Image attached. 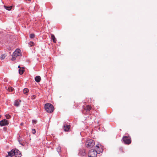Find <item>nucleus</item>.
Returning a JSON list of instances; mask_svg holds the SVG:
<instances>
[{
    "instance_id": "nucleus-20",
    "label": "nucleus",
    "mask_w": 157,
    "mask_h": 157,
    "mask_svg": "<svg viewBox=\"0 0 157 157\" xmlns=\"http://www.w3.org/2000/svg\"><path fill=\"white\" fill-rule=\"evenodd\" d=\"M6 55L5 54L2 55L1 57V59H4L6 58Z\"/></svg>"
},
{
    "instance_id": "nucleus-22",
    "label": "nucleus",
    "mask_w": 157,
    "mask_h": 157,
    "mask_svg": "<svg viewBox=\"0 0 157 157\" xmlns=\"http://www.w3.org/2000/svg\"><path fill=\"white\" fill-rule=\"evenodd\" d=\"M35 36V35L34 34H31L30 35V38H33Z\"/></svg>"
},
{
    "instance_id": "nucleus-17",
    "label": "nucleus",
    "mask_w": 157,
    "mask_h": 157,
    "mask_svg": "<svg viewBox=\"0 0 157 157\" xmlns=\"http://www.w3.org/2000/svg\"><path fill=\"white\" fill-rule=\"evenodd\" d=\"M29 90L27 88H25L23 90V92L24 94H26L27 93L29 92Z\"/></svg>"
},
{
    "instance_id": "nucleus-21",
    "label": "nucleus",
    "mask_w": 157,
    "mask_h": 157,
    "mask_svg": "<svg viewBox=\"0 0 157 157\" xmlns=\"http://www.w3.org/2000/svg\"><path fill=\"white\" fill-rule=\"evenodd\" d=\"M57 151L58 153L61 152V147L60 146H58L56 148Z\"/></svg>"
},
{
    "instance_id": "nucleus-14",
    "label": "nucleus",
    "mask_w": 157,
    "mask_h": 157,
    "mask_svg": "<svg viewBox=\"0 0 157 157\" xmlns=\"http://www.w3.org/2000/svg\"><path fill=\"white\" fill-rule=\"evenodd\" d=\"M91 109V107L90 106L87 105L85 108V109L86 110L87 112H89Z\"/></svg>"
},
{
    "instance_id": "nucleus-16",
    "label": "nucleus",
    "mask_w": 157,
    "mask_h": 157,
    "mask_svg": "<svg viewBox=\"0 0 157 157\" xmlns=\"http://www.w3.org/2000/svg\"><path fill=\"white\" fill-rule=\"evenodd\" d=\"M4 7L5 9L8 10H10L12 7V6H4Z\"/></svg>"
},
{
    "instance_id": "nucleus-8",
    "label": "nucleus",
    "mask_w": 157,
    "mask_h": 157,
    "mask_svg": "<svg viewBox=\"0 0 157 157\" xmlns=\"http://www.w3.org/2000/svg\"><path fill=\"white\" fill-rule=\"evenodd\" d=\"M70 125L69 124H65L63 126V128L64 131L68 132L70 128Z\"/></svg>"
},
{
    "instance_id": "nucleus-26",
    "label": "nucleus",
    "mask_w": 157,
    "mask_h": 157,
    "mask_svg": "<svg viewBox=\"0 0 157 157\" xmlns=\"http://www.w3.org/2000/svg\"><path fill=\"white\" fill-rule=\"evenodd\" d=\"M99 144H98V145H97L95 147V149H97L98 151V149L99 148Z\"/></svg>"
},
{
    "instance_id": "nucleus-24",
    "label": "nucleus",
    "mask_w": 157,
    "mask_h": 157,
    "mask_svg": "<svg viewBox=\"0 0 157 157\" xmlns=\"http://www.w3.org/2000/svg\"><path fill=\"white\" fill-rule=\"evenodd\" d=\"M36 130L35 129H32V133L33 134H34L36 133Z\"/></svg>"
},
{
    "instance_id": "nucleus-3",
    "label": "nucleus",
    "mask_w": 157,
    "mask_h": 157,
    "mask_svg": "<svg viewBox=\"0 0 157 157\" xmlns=\"http://www.w3.org/2000/svg\"><path fill=\"white\" fill-rule=\"evenodd\" d=\"M97 155V151L95 149H91L89 151L88 156L89 157H96Z\"/></svg>"
},
{
    "instance_id": "nucleus-23",
    "label": "nucleus",
    "mask_w": 157,
    "mask_h": 157,
    "mask_svg": "<svg viewBox=\"0 0 157 157\" xmlns=\"http://www.w3.org/2000/svg\"><path fill=\"white\" fill-rule=\"evenodd\" d=\"M5 116L7 119H9L11 117L10 116L9 114H6Z\"/></svg>"
},
{
    "instance_id": "nucleus-19",
    "label": "nucleus",
    "mask_w": 157,
    "mask_h": 157,
    "mask_svg": "<svg viewBox=\"0 0 157 157\" xmlns=\"http://www.w3.org/2000/svg\"><path fill=\"white\" fill-rule=\"evenodd\" d=\"M34 45V43L33 42H30L29 43V46L30 47H32Z\"/></svg>"
},
{
    "instance_id": "nucleus-4",
    "label": "nucleus",
    "mask_w": 157,
    "mask_h": 157,
    "mask_svg": "<svg viewBox=\"0 0 157 157\" xmlns=\"http://www.w3.org/2000/svg\"><path fill=\"white\" fill-rule=\"evenodd\" d=\"M21 55V50L19 49L16 50L13 53V55H12V59H15L17 56Z\"/></svg>"
},
{
    "instance_id": "nucleus-11",
    "label": "nucleus",
    "mask_w": 157,
    "mask_h": 157,
    "mask_svg": "<svg viewBox=\"0 0 157 157\" xmlns=\"http://www.w3.org/2000/svg\"><path fill=\"white\" fill-rule=\"evenodd\" d=\"M35 80L37 82H39L41 80V78L39 76H37L35 77Z\"/></svg>"
},
{
    "instance_id": "nucleus-28",
    "label": "nucleus",
    "mask_w": 157,
    "mask_h": 157,
    "mask_svg": "<svg viewBox=\"0 0 157 157\" xmlns=\"http://www.w3.org/2000/svg\"><path fill=\"white\" fill-rule=\"evenodd\" d=\"M99 150L100 151H99V152H102L103 151V150L102 149H101V150Z\"/></svg>"
},
{
    "instance_id": "nucleus-5",
    "label": "nucleus",
    "mask_w": 157,
    "mask_h": 157,
    "mask_svg": "<svg viewBox=\"0 0 157 157\" xmlns=\"http://www.w3.org/2000/svg\"><path fill=\"white\" fill-rule=\"evenodd\" d=\"M122 142L125 144H129L131 143L130 138L127 136H124L122 139Z\"/></svg>"
},
{
    "instance_id": "nucleus-12",
    "label": "nucleus",
    "mask_w": 157,
    "mask_h": 157,
    "mask_svg": "<svg viewBox=\"0 0 157 157\" xmlns=\"http://www.w3.org/2000/svg\"><path fill=\"white\" fill-rule=\"evenodd\" d=\"M25 68L22 67L19 70V72L20 75H22L24 71Z\"/></svg>"
},
{
    "instance_id": "nucleus-9",
    "label": "nucleus",
    "mask_w": 157,
    "mask_h": 157,
    "mask_svg": "<svg viewBox=\"0 0 157 157\" xmlns=\"http://www.w3.org/2000/svg\"><path fill=\"white\" fill-rule=\"evenodd\" d=\"M86 153L85 150L83 149H80L79 150L78 155L81 156H83L86 155Z\"/></svg>"
},
{
    "instance_id": "nucleus-31",
    "label": "nucleus",
    "mask_w": 157,
    "mask_h": 157,
    "mask_svg": "<svg viewBox=\"0 0 157 157\" xmlns=\"http://www.w3.org/2000/svg\"><path fill=\"white\" fill-rule=\"evenodd\" d=\"M4 130L6 129V128H5V127H4Z\"/></svg>"
},
{
    "instance_id": "nucleus-15",
    "label": "nucleus",
    "mask_w": 157,
    "mask_h": 157,
    "mask_svg": "<svg viewBox=\"0 0 157 157\" xmlns=\"http://www.w3.org/2000/svg\"><path fill=\"white\" fill-rule=\"evenodd\" d=\"M51 39L52 40H53V42L54 43H56V38H55L54 35L53 34H51Z\"/></svg>"
},
{
    "instance_id": "nucleus-10",
    "label": "nucleus",
    "mask_w": 157,
    "mask_h": 157,
    "mask_svg": "<svg viewBox=\"0 0 157 157\" xmlns=\"http://www.w3.org/2000/svg\"><path fill=\"white\" fill-rule=\"evenodd\" d=\"M8 154L9 156L11 157L14 156V149H13L10 151L8 152Z\"/></svg>"
},
{
    "instance_id": "nucleus-6",
    "label": "nucleus",
    "mask_w": 157,
    "mask_h": 157,
    "mask_svg": "<svg viewBox=\"0 0 157 157\" xmlns=\"http://www.w3.org/2000/svg\"><path fill=\"white\" fill-rule=\"evenodd\" d=\"M8 121L5 119H4L0 121V125L1 126L8 125Z\"/></svg>"
},
{
    "instance_id": "nucleus-29",
    "label": "nucleus",
    "mask_w": 157,
    "mask_h": 157,
    "mask_svg": "<svg viewBox=\"0 0 157 157\" xmlns=\"http://www.w3.org/2000/svg\"><path fill=\"white\" fill-rule=\"evenodd\" d=\"M20 125L21 126L23 125V123H21L20 124Z\"/></svg>"
},
{
    "instance_id": "nucleus-25",
    "label": "nucleus",
    "mask_w": 157,
    "mask_h": 157,
    "mask_svg": "<svg viewBox=\"0 0 157 157\" xmlns=\"http://www.w3.org/2000/svg\"><path fill=\"white\" fill-rule=\"evenodd\" d=\"M32 122L33 123V124H35L36 123L37 121L36 120H33L32 121Z\"/></svg>"
},
{
    "instance_id": "nucleus-2",
    "label": "nucleus",
    "mask_w": 157,
    "mask_h": 157,
    "mask_svg": "<svg viewBox=\"0 0 157 157\" xmlns=\"http://www.w3.org/2000/svg\"><path fill=\"white\" fill-rule=\"evenodd\" d=\"M94 144V141L92 139L87 140L85 144L86 147L89 148L93 147Z\"/></svg>"
},
{
    "instance_id": "nucleus-18",
    "label": "nucleus",
    "mask_w": 157,
    "mask_h": 157,
    "mask_svg": "<svg viewBox=\"0 0 157 157\" xmlns=\"http://www.w3.org/2000/svg\"><path fill=\"white\" fill-rule=\"evenodd\" d=\"M8 90L9 91L12 92L13 91L14 88L10 86L8 87Z\"/></svg>"
},
{
    "instance_id": "nucleus-7",
    "label": "nucleus",
    "mask_w": 157,
    "mask_h": 157,
    "mask_svg": "<svg viewBox=\"0 0 157 157\" xmlns=\"http://www.w3.org/2000/svg\"><path fill=\"white\" fill-rule=\"evenodd\" d=\"M14 156L16 157H19L21 156V152L17 149H14Z\"/></svg>"
},
{
    "instance_id": "nucleus-30",
    "label": "nucleus",
    "mask_w": 157,
    "mask_h": 157,
    "mask_svg": "<svg viewBox=\"0 0 157 157\" xmlns=\"http://www.w3.org/2000/svg\"><path fill=\"white\" fill-rule=\"evenodd\" d=\"M18 68H19L20 69V68H21V67H20V65H19L18 66Z\"/></svg>"
},
{
    "instance_id": "nucleus-1",
    "label": "nucleus",
    "mask_w": 157,
    "mask_h": 157,
    "mask_svg": "<svg viewBox=\"0 0 157 157\" xmlns=\"http://www.w3.org/2000/svg\"><path fill=\"white\" fill-rule=\"evenodd\" d=\"M44 107L45 110L48 113H51L52 112L54 109V108L53 105L50 103L45 104Z\"/></svg>"
},
{
    "instance_id": "nucleus-27",
    "label": "nucleus",
    "mask_w": 157,
    "mask_h": 157,
    "mask_svg": "<svg viewBox=\"0 0 157 157\" xmlns=\"http://www.w3.org/2000/svg\"><path fill=\"white\" fill-rule=\"evenodd\" d=\"M18 141L19 142L20 144H21V145H22L23 146V144H22L21 143V140H19V139H18Z\"/></svg>"
},
{
    "instance_id": "nucleus-13",
    "label": "nucleus",
    "mask_w": 157,
    "mask_h": 157,
    "mask_svg": "<svg viewBox=\"0 0 157 157\" xmlns=\"http://www.w3.org/2000/svg\"><path fill=\"white\" fill-rule=\"evenodd\" d=\"M21 102V100H19L18 101L17 100H16L14 101V105L15 106H16L17 107H18L20 105V102Z\"/></svg>"
}]
</instances>
